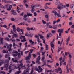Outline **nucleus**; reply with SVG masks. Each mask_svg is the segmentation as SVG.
<instances>
[{
  "label": "nucleus",
  "mask_w": 74,
  "mask_h": 74,
  "mask_svg": "<svg viewBox=\"0 0 74 74\" xmlns=\"http://www.w3.org/2000/svg\"><path fill=\"white\" fill-rule=\"evenodd\" d=\"M42 67L41 66H39L38 69L36 66L34 67V69L35 70H36V71H37L39 72V73H40V72H42V71L43 70V69L41 68Z\"/></svg>",
  "instance_id": "2"
},
{
  "label": "nucleus",
  "mask_w": 74,
  "mask_h": 74,
  "mask_svg": "<svg viewBox=\"0 0 74 74\" xmlns=\"http://www.w3.org/2000/svg\"><path fill=\"white\" fill-rule=\"evenodd\" d=\"M57 23V22L56 21L54 20L53 21V25H55V23Z\"/></svg>",
  "instance_id": "42"
},
{
  "label": "nucleus",
  "mask_w": 74,
  "mask_h": 74,
  "mask_svg": "<svg viewBox=\"0 0 74 74\" xmlns=\"http://www.w3.org/2000/svg\"><path fill=\"white\" fill-rule=\"evenodd\" d=\"M51 48H53V49H54V44L53 43H51Z\"/></svg>",
  "instance_id": "28"
},
{
  "label": "nucleus",
  "mask_w": 74,
  "mask_h": 74,
  "mask_svg": "<svg viewBox=\"0 0 74 74\" xmlns=\"http://www.w3.org/2000/svg\"><path fill=\"white\" fill-rule=\"evenodd\" d=\"M45 9H48V8H48L47 6H46L45 7Z\"/></svg>",
  "instance_id": "63"
},
{
  "label": "nucleus",
  "mask_w": 74,
  "mask_h": 74,
  "mask_svg": "<svg viewBox=\"0 0 74 74\" xmlns=\"http://www.w3.org/2000/svg\"><path fill=\"white\" fill-rule=\"evenodd\" d=\"M70 36H68V38L67 39V41L69 42V41H70Z\"/></svg>",
  "instance_id": "34"
},
{
  "label": "nucleus",
  "mask_w": 74,
  "mask_h": 74,
  "mask_svg": "<svg viewBox=\"0 0 74 74\" xmlns=\"http://www.w3.org/2000/svg\"><path fill=\"white\" fill-rule=\"evenodd\" d=\"M21 42H24L25 41H26V38H24L23 40H21Z\"/></svg>",
  "instance_id": "29"
},
{
  "label": "nucleus",
  "mask_w": 74,
  "mask_h": 74,
  "mask_svg": "<svg viewBox=\"0 0 74 74\" xmlns=\"http://www.w3.org/2000/svg\"><path fill=\"white\" fill-rule=\"evenodd\" d=\"M72 24H73V23L71 22H70L69 23V26H71V25H72Z\"/></svg>",
  "instance_id": "45"
},
{
  "label": "nucleus",
  "mask_w": 74,
  "mask_h": 74,
  "mask_svg": "<svg viewBox=\"0 0 74 74\" xmlns=\"http://www.w3.org/2000/svg\"><path fill=\"white\" fill-rule=\"evenodd\" d=\"M40 57L39 56L37 59L36 63H38V64H40Z\"/></svg>",
  "instance_id": "8"
},
{
  "label": "nucleus",
  "mask_w": 74,
  "mask_h": 74,
  "mask_svg": "<svg viewBox=\"0 0 74 74\" xmlns=\"http://www.w3.org/2000/svg\"><path fill=\"white\" fill-rule=\"evenodd\" d=\"M6 45V46H7V48H8V49H9V51H11V47H10V45L7 44Z\"/></svg>",
  "instance_id": "11"
},
{
  "label": "nucleus",
  "mask_w": 74,
  "mask_h": 74,
  "mask_svg": "<svg viewBox=\"0 0 74 74\" xmlns=\"http://www.w3.org/2000/svg\"><path fill=\"white\" fill-rule=\"evenodd\" d=\"M56 15H57V16H58V17L62 18V17H61V15H60V14L59 13H57L56 14Z\"/></svg>",
  "instance_id": "27"
},
{
  "label": "nucleus",
  "mask_w": 74,
  "mask_h": 74,
  "mask_svg": "<svg viewBox=\"0 0 74 74\" xmlns=\"http://www.w3.org/2000/svg\"><path fill=\"white\" fill-rule=\"evenodd\" d=\"M7 34V32L3 33V32H2V36H4V34Z\"/></svg>",
  "instance_id": "53"
},
{
  "label": "nucleus",
  "mask_w": 74,
  "mask_h": 74,
  "mask_svg": "<svg viewBox=\"0 0 74 74\" xmlns=\"http://www.w3.org/2000/svg\"><path fill=\"white\" fill-rule=\"evenodd\" d=\"M23 38H25V36H23L22 35H21L20 36V37L19 38L20 39H22Z\"/></svg>",
  "instance_id": "32"
},
{
  "label": "nucleus",
  "mask_w": 74,
  "mask_h": 74,
  "mask_svg": "<svg viewBox=\"0 0 74 74\" xmlns=\"http://www.w3.org/2000/svg\"><path fill=\"white\" fill-rule=\"evenodd\" d=\"M11 10V9H10V8H8L7 9V10H8V11H10Z\"/></svg>",
  "instance_id": "62"
},
{
  "label": "nucleus",
  "mask_w": 74,
  "mask_h": 74,
  "mask_svg": "<svg viewBox=\"0 0 74 74\" xmlns=\"http://www.w3.org/2000/svg\"><path fill=\"white\" fill-rule=\"evenodd\" d=\"M31 55H32V54H30V53H29V55L28 56L26 57V60H30V58H31Z\"/></svg>",
  "instance_id": "6"
},
{
  "label": "nucleus",
  "mask_w": 74,
  "mask_h": 74,
  "mask_svg": "<svg viewBox=\"0 0 74 74\" xmlns=\"http://www.w3.org/2000/svg\"><path fill=\"white\" fill-rule=\"evenodd\" d=\"M21 71H18L17 72H16L15 73V74H20L21 73Z\"/></svg>",
  "instance_id": "37"
},
{
  "label": "nucleus",
  "mask_w": 74,
  "mask_h": 74,
  "mask_svg": "<svg viewBox=\"0 0 74 74\" xmlns=\"http://www.w3.org/2000/svg\"><path fill=\"white\" fill-rule=\"evenodd\" d=\"M56 31L55 30H52L51 33L53 34H56Z\"/></svg>",
  "instance_id": "24"
},
{
  "label": "nucleus",
  "mask_w": 74,
  "mask_h": 74,
  "mask_svg": "<svg viewBox=\"0 0 74 74\" xmlns=\"http://www.w3.org/2000/svg\"><path fill=\"white\" fill-rule=\"evenodd\" d=\"M57 32H58V33H59V36L60 37L59 38H61L62 37H61V36H62V33H63V29H59L57 31Z\"/></svg>",
  "instance_id": "5"
},
{
  "label": "nucleus",
  "mask_w": 74,
  "mask_h": 74,
  "mask_svg": "<svg viewBox=\"0 0 74 74\" xmlns=\"http://www.w3.org/2000/svg\"><path fill=\"white\" fill-rule=\"evenodd\" d=\"M11 20L12 21H15V19H14V18H11Z\"/></svg>",
  "instance_id": "54"
},
{
  "label": "nucleus",
  "mask_w": 74,
  "mask_h": 74,
  "mask_svg": "<svg viewBox=\"0 0 74 74\" xmlns=\"http://www.w3.org/2000/svg\"><path fill=\"white\" fill-rule=\"evenodd\" d=\"M56 4L58 5L57 6V8L58 9V10H61L63 9V8H65L66 7L65 5H64L62 3H60L59 1H57L56 2Z\"/></svg>",
  "instance_id": "1"
},
{
  "label": "nucleus",
  "mask_w": 74,
  "mask_h": 74,
  "mask_svg": "<svg viewBox=\"0 0 74 74\" xmlns=\"http://www.w3.org/2000/svg\"><path fill=\"white\" fill-rule=\"evenodd\" d=\"M63 39L62 38V40L61 41V42H60V41H59L58 42V44H62V42H63Z\"/></svg>",
  "instance_id": "21"
},
{
  "label": "nucleus",
  "mask_w": 74,
  "mask_h": 74,
  "mask_svg": "<svg viewBox=\"0 0 74 74\" xmlns=\"http://www.w3.org/2000/svg\"><path fill=\"white\" fill-rule=\"evenodd\" d=\"M52 23H51L50 22H49V23H47L46 24V26H48V25H49H49H51V24Z\"/></svg>",
  "instance_id": "38"
},
{
  "label": "nucleus",
  "mask_w": 74,
  "mask_h": 74,
  "mask_svg": "<svg viewBox=\"0 0 74 74\" xmlns=\"http://www.w3.org/2000/svg\"><path fill=\"white\" fill-rule=\"evenodd\" d=\"M58 53H59V51H60V50H62V48L60 47H58Z\"/></svg>",
  "instance_id": "20"
},
{
  "label": "nucleus",
  "mask_w": 74,
  "mask_h": 74,
  "mask_svg": "<svg viewBox=\"0 0 74 74\" xmlns=\"http://www.w3.org/2000/svg\"><path fill=\"white\" fill-rule=\"evenodd\" d=\"M45 17L46 18H48V15L46 14L45 15Z\"/></svg>",
  "instance_id": "57"
},
{
  "label": "nucleus",
  "mask_w": 74,
  "mask_h": 74,
  "mask_svg": "<svg viewBox=\"0 0 74 74\" xmlns=\"http://www.w3.org/2000/svg\"><path fill=\"white\" fill-rule=\"evenodd\" d=\"M27 15L28 16H32V14L30 13H27Z\"/></svg>",
  "instance_id": "30"
},
{
  "label": "nucleus",
  "mask_w": 74,
  "mask_h": 74,
  "mask_svg": "<svg viewBox=\"0 0 74 74\" xmlns=\"http://www.w3.org/2000/svg\"><path fill=\"white\" fill-rule=\"evenodd\" d=\"M3 40H4L3 38H0V44H2V45H3V44H4V42H3Z\"/></svg>",
  "instance_id": "10"
},
{
  "label": "nucleus",
  "mask_w": 74,
  "mask_h": 74,
  "mask_svg": "<svg viewBox=\"0 0 74 74\" xmlns=\"http://www.w3.org/2000/svg\"><path fill=\"white\" fill-rule=\"evenodd\" d=\"M55 72L57 73H59V71L58 70V69H56L55 70Z\"/></svg>",
  "instance_id": "36"
},
{
  "label": "nucleus",
  "mask_w": 74,
  "mask_h": 74,
  "mask_svg": "<svg viewBox=\"0 0 74 74\" xmlns=\"http://www.w3.org/2000/svg\"><path fill=\"white\" fill-rule=\"evenodd\" d=\"M34 16H37V13H36V12H34Z\"/></svg>",
  "instance_id": "51"
},
{
  "label": "nucleus",
  "mask_w": 74,
  "mask_h": 74,
  "mask_svg": "<svg viewBox=\"0 0 74 74\" xmlns=\"http://www.w3.org/2000/svg\"><path fill=\"white\" fill-rule=\"evenodd\" d=\"M36 18H34V20L32 21V22H36Z\"/></svg>",
  "instance_id": "43"
},
{
  "label": "nucleus",
  "mask_w": 74,
  "mask_h": 74,
  "mask_svg": "<svg viewBox=\"0 0 74 74\" xmlns=\"http://www.w3.org/2000/svg\"><path fill=\"white\" fill-rule=\"evenodd\" d=\"M42 61H44V59H45V57H42Z\"/></svg>",
  "instance_id": "56"
},
{
  "label": "nucleus",
  "mask_w": 74,
  "mask_h": 74,
  "mask_svg": "<svg viewBox=\"0 0 74 74\" xmlns=\"http://www.w3.org/2000/svg\"><path fill=\"white\" fill-rule=\"evenodd\" d=\"M35 38H36L37 39H38V38H39V36H38V35H36L35 36Z\"/></svg>",
  "instance_id": "41"
},
{
  "label": "nucleus",
  "mask_w": 74,
  "mask_h": 74,
  "mask_svg": "<svg viewBox=\"0 0 74 74\" xmlns=\"http://www.w3.org/2000/svg\"><path fill=\"white\" fill-rule=\"evenodd\" d=\"M70 8L72 10H74V4H71Z\"/></svg>",
  "instance_id": "15"
},
{
  "label": "nucleus",
  "mask_w": 74,
  "mask_h": 74,
  "mask_svg": "<svg viewBox=\"0 0 74 74\" xmlns=\"http://www.w3.org/2000/svg\"><path fill=\"white\" fill-rule=\"evenodd\" d=\"M20 30H21V32H22V34H23L24 33H23V30L21 29Z\"/></svg>",
  "instance_id": "60"
},
{
  "label": "nucleus",
  "mask_w": 74,
  "mask_h": 74,
  "mask_svg": "<svg viewBox=\"0 0 74 74\" xmlns=\"http://www.w3.org/2000/svg\"><path fill=\"white\" fill-rule=\"evenodd\" d=\"M12 61H13V62H14L15 63H18L19 62L18 61L16 60H14V58H12Z\"/></svg>",
  "instance_id": "16"
},
{
  "label": "nucleus",
  "mask_w": 74,
  "mask_h": 74,
  "mask_svg": "<svg viewBox=\"0 0 74 74\" xmlns=\"http://www.w3.org/2000/svg\"><path fill=\"white\" fill-rule=\"evenodd\" d=\"M69 59H71V58H72V56L70 54V53H69Z\"/></svg>",
  "instance_id": "22"
},
{
  "label": "nucleus",
  "mask_w": 74,
  "mask_h": 74,
  "mask_svg": "<svg viewBox=\"0 0 74 74\" xmlns=\"http://www.w3.org/2000/svg\"><path fill=\"white\" fill-rule=\"evenodd\" d=\"M12 27L13 28V30L14 32H16V28H15V25H14L12 26Z\"/></svg>",
  "instance_id": "14"
},
{
  "label": "nucleus",
  "mask_w": 74,
  "mask_h": 74,
  "mask_svg": "<svg viewBox=\"0 0 74 74\" xmlns=\"http://www.w3.org/2000/svg\"><path fill=\"white\" fill-rule=\"evenodd\" d=\"M26 71L25 70L24 71V73H22V74H26Z\"/></svg>",
  "instance_id": "64"
},
{
  "label": "nucleus",
  "mask_w": 74,
  "mask_h": 74,
  "mask_svg": "<svg viewBox=\"0 0 74 74\" xmlns=\"http://www.w3.org/2000/svg\"><path fill=\"white\" fill-rule=\"evenodd\" d=\"M27 16V14L24 15L23 16L24 18H23V20L24 21H27V18H26Z\"/></svg>",
  "instance_id": "12"
},
{
  "label": "nucleus",
  "mask_w": 74,
  "mask_h": 74,
  "mask_svg": "<svg viewBox=\"0 0 74 74\" xmlns=\"http://www.w3.org/2000/svg\"><path fill=\"white\" fill-rule=\"evenodd\" d=\"M10 56V54H6L5 56V58H8V57H9Z\"/></svg>",
  "instance_id": "39"
},
{
  "label": "nucleus",
  "mask_w": 74,
  "mask_h": 74,
  "mask_svg": "<svg viewBox=\"0 0 74 74\" xmlns=\"http://www.w3.org/2000/svg\"><path fill=\"white\" fill-rule=\"evenodd\" d=\"M69 65L71 66V59H69Z\"/></svg>",
  "instance_id": "33"
},
{
  "label": "nucleus",
  "mask_w": 74,
  "mask_h": 74,
  "mask_svg": "<svg viewBox=\"0 0 74 74\" xmlns=\"http://www.w3.org/2000/svg\"><path fill=\"white\" fill-rule=\"evenodd\" d=\"M42 22L43 24H46V22L44 21V20H42Z\"/></svg>",
  "instance_id": "49"
},
{
  "label": "nucleus",
  "mask_w": 74,
  "mask_h": 74,
  "mask_svg": "<svg viewBox=\"0 0 74 74\" xmlns=\"http://www.w3.org/2000/svg\"><path fill=\"white\" fill-rule=\"evenodd\" d=\"M34 11H35V9L34 8H32L31 10V12H34Z\"/></svg>",
  "instance_id": "47"
},
{
  "label": "nucleus",
  "mask_w": 74,
  "mask_h": 74,
  "mask_svg": "<svg viewBox=\"0 0 74 74\" xmlns=\"http://www.w3.org/2000/svg\"><path fill=\"white\" fill-rule=\"evenodd\" d=\"M29 42L30 43H32V44H33L34 45V42L32 41V40H30Z\"/></svg>",
  "instance_id": "26"
},
{
  "label": "nucleus",
  "mask_w": 74,
  "mask_h": 74,
  "mask_svg": "<svg viewBox=\"0 0 74 74\" xmlns=\"http://www.w3.org/2000/svg\"><path fill=\"white\" fill-rule=\"evenodd\" d=\"M45 50H46V51H48V45H47V44H45Z\"/></svg>",
  "instance_id": "18"
},
{
  "label": "nucleus",
  "mask_w": 74,
  "mask_h": 74,
  "mask_svg": "<svg viewBox=\"0 0 74 74\" xmlns=\"http://www.w3.org/2000/svg\"><path fill=\"white\" fill-rule=\"evenodd\" d=\"M1 2L2 3L4 2V3H12V1H7L6 0H2Z\"/></svg>",
  "instance_id": "7"
},
{
  "label": "nucleus",
  "mask_w": 74,
  "mask_h": 74,
  "mask_svg": "<svg viewBox=\"0 0 74 74\" xmlns=\"http://www.w3.org/2000/svg\"><path fill=\"white\" fill-rule=\"evenodd\" d=\"M68 64H68L66 66V69H67V71L66 72V73H69V68H68Z\"/></svg>",
  "instance_id": "31"
},
{
  "label": "nucleus",
  "mask_w": 74,
  "mask_h": 74,
  "mask_svg": "<svg viewBox=\"0 0 74 74\" xmlns=\"http://www.w3.org/2000/svg\"><path fill=\"white\" fill-rule=\"evenodd\" d=\"M43 63V64L44 65H46V62H45V61H42Z\"/></svg>",
  "instance_id": "44"
},
{
  "label": "nucleus",
  "mask_w": 74,
  "mask_h": 74,
  "mask_svg": "<svg viewBox=\"0 0 74 74\" xmlns=\"http://www.w3.org/2000/svg\"><path fill=\"white\" fill-rule=\"evenodd\" d=\"M49 28L51 29V28H53V27L51 25H49L48 26Z\"/></svg>",
  "instance_id": "52"
},
{
  "label": "nucleus",
  "mask_w": 74,
  "mask_h": 74,
  "mask_svg": "<svg viewBox=\"0 0 74 74\" xmlns=\"http://www.w3.org/2000/svg\"><path fill=\"white\" fill-rule=\"evenodd\" d=\"M9 6H10V5L9 4H7L6 5H5V7L7 8Z\"/></svg>",
  "instance_id": "55"
},
{
  "label": "nucleus",
  "mask_w": 74,
  "mask_h": 74,
  "mask_svg": "<svg viewBox=\"0 0 74 74\" xmlns=\"http://www.w3.org/2000/svg\"><path fill=\"white\" fill-rule=\"evenodd\" d=\"M58 70L59 71H60L59 72V74H62V69L61 68H60V67H58Z\"/></svg>",
  "instance_id": "13"
},
{
  "label": "nucleus",
  "mask_w": 74,
  "mask_h": 74,
  "mask_svg": "<svg viewBox=\"0 0 74 74\" xmlns=\"http://www.w3.org/2000/svg\"><path fill=\"white\" fill-rule=\"evenodd\" d=\"M56 21L57 22V23H58V22H59L60 21V19H59L57 20Z\"/></svg>",
  "instance_id": "59"
},
{
  "label": "nucleus",
  "mask_w": 74,
  "mask_h": 74,
  "mask_svg": "<svg viewBox=\"0 0 74 74\" xmlns=\"http://www.w3.org/2000/svg\"><path fill=\"white\" fill-rule=\"evenodd\" d=\"M13 53H16L15 54H13V56L15 57L16 56H17L18 55V58H20V57L21 56V54H20V53H18V51H14V52H13Z\"/></svg>",
  "instance_id": "3"
},
{
  "label": "nucleus",
  "mask_w": 74,
  "mask_h": 74,
  "mask_svg": "<svg viewBox=\"0 0 74 74\" xmlns=\"http://www.w3.org/2000/svg\"><path fill=\"white\" fill-rule=\"evenodd\" d=\"M13 38H14V37H12V39H10V41H12V42H15V39H13Z\"/></svg>",
  "instance_id": "23"
},
{
  "label": "nucleus",
  "mask_w": 74,
  "mask_h": 74,
  "mask_svg": "<svg viewBox=\"0 0 74 74\" xmlns=\"http://www.w3.org/2000/svg\"><path fill=\"white\" fill-rule=\"evenodd\" d=\"M9 63V60L8 59L7 60H6L5 62L4 67L6 69V70H8V64Z\"/></svg>",
  "instance_id": "4"
},
{
  "label": "nucleus",
  "mask_w": 74,
  "mask_h": 74,
  "mask_svg": "<svg viewBox=\"0 0 74 74\" xmlns=\"http://www.w3.org/2000/svg\"><path fill=\"white\" fill-rule=\"evenodd\" d=\"M27 22H28V23H30V22H31V20L30 19H28L27 20Z\"/></svg>",
  "instance_id": "50"
},
{
  "label": "nucleus",
  "mask_w": 74,
  "mask_h": 74,
  "mask_svg": "<svg viewBox=\"0 0 74 74\" xmlns=\"http://www.w3.org/2000/svg\"><path fill=\"white\" fill-rule=\"evenodd\" d=\"M12 14H13V15H17V13L15 12H14L12 13Z\"/></svg>",
  "instance_id": "48"
},
{
  "label": "nucleus",
  "mask_w": 74,
  "mask_h": 74,
  "mask_svg": "<svg viewBox=\"0 0 74 74\" xmlns=\"http://www.w3.org/2000/svg\"><path fill=\"white\" fill-rule=\"evenodd\" d=\"M57 25H54L53 26V28L54 29H57Z\"/></svg>",
  "instance_id": "25"
},
{
  "label": "nucleus",
  "mask_w": 74,
  "mask_h": 74,
  "mask_svg": "<svg viewBox=\"0 0 74 74\" xmlns=\"http://www.w3.org/2000/svg\"><path fill=\"white\" fill-rule=\"evenodd\" d=\"M53 36V35L51 33H49L47 35V38L48 39L50 37H52Z\"/></svg>",
  "instance_id": "9"
},
{
  "label": "nucleus",
  "mask_w": 74,
  "mask_h": 74,
  "mask_svg": "<svg viewBox=\"0 0 74 74\" xmlns=\"http://www.w3.org/2000/svg\"><path fill=\"white\" fill-rule=\"evenodd\" d=\"M16 30L17 31V32H20L21 31V29H20V28H19V27H17V28Z\"/></svg>",
  "instance_id": "40"
},
{
  "label": "nucleus",
  "mask_w": 74,
  "mask_h": 74,
  "mask_svg": "<svg viewBox=\"0 0 74 74\" xmlns=\"http://www.w3.org/2000/svg\"><path fill=\"white\" fill-rule=\"evenodd\" d=\"M28 37H32V34H28Z\"/></svg>",
  "instance_id": "61"
},
{
  "label": "nucleus",
  "mask_w": 74,
  "mask_h": 74,
  "mask_svg": "<svg viewBox=\"0 0 74 74\" xmlns=\"http://www.w3.org/2000/svg\"><path fill=\"white\" fill-rule=\"evenodd\" d=\"M24 14V13H23V12L22 13H21L19 15L20 16H23V15Z\"/></svg>",
  "instance_id": "46"
},
{
  "label": "nucleus",
  "mask_w": 74,
  "mask_h": 74,
  "mask_svg": "<svg viewBox=\"0 0 74 74\" xmlns=\"http://www.w3.org/2000/svg\"><path fill=\"white\" fill-rule=\"evenodd\" d=\"M33 49H32L30 50V52H29V53H32V52H33Z\"/></svg>",
  "instance_id": "58"
},
{
  "label": "nucleus",
  "mask_w": 74,
  "mask_h": 74,
  "mask_svg": "<svg viewBox=\"0 0 74 74\" xmlns=\"http://www.w3.org/2000/svg\"><path fill=\"white\" fill-rule=\"evenodd\" d=\"M13 37H18V34H15L14 33H13Z\"/></svg>",
  "instance_id": "19"
},
{
  "label": "nucleus",
  "mask_w": 74,
  "mask_h": 74,
  "mask_svg": "<svg viewBox=\"0 0 74 74\" xmlns=\"http://www.w3.org/2000/svg\"><path fill=\"white\" fill-rule=\"evenodd\" d=\"M37 41L38 43H41V40H40V38L37 39Z\"/></svg>",
  "instance_id": "35"
},
{
  "label": "nucleus",
  "mask_w": 74,
  "mask_h": 74,
  "mask_svg": "<svg viewBox=\"0 0 74 74\" xmlns=\"http://www.w3.org/2000/svg\"><path fill=\"white\" fill-rule=\"evenodd\" d=\"M51 12L52 13H54V15L56 16V14H57V12L56 10H53Z\"/></svg>",
  "instance_id": "17"
}]
</instances>
